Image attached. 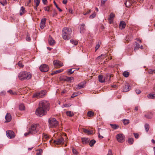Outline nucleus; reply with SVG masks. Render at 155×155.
I'll list each match as a JSON object with an SVG mask.
<instances>
[{"label": "nucleus", "instance_id": "1", "mask_svg": "<svg viewBox=\"0 0 155 155\" xmlns=\"http://www.w3.org/2000/svg\"><path fill=\"white\" fill-rule=\"evenodd\" d=\"M50 104L48 101L42 100L39 102L38 107L36 110L35 113L37 115L42 117L46 114L49 110Z\"/></svg>", "mask_w": 155, "mask_h": 155}, {"label": "nucleus", "instance_id": "2", "mask_svg": "<svg viewBox=\"0 0 155 155\" xmlns=\"http://www.w3.org/2000/svg\"><path fill=\"white\" fill-rule=\"evenodd\" d=\"M72 32L71 29L69 28H64L62 30V35L63 38L66 40H69L71 38Z\"/></svg>", "mask_w": 155, "mask_h": 155}, {"label": "nucleus", "instance_id": "3", "mask_svg": "<svg viewBox=\"0 0 155 155\" xmlns=\"http://www.w3.org/2000/svg\"><path fill=\"white\" fill-rule=\"evenodd\" d=\"M31 74L30 73L25 71L20 72L18 76L19 79L21 81L29 80L31 78Z\"/></svg>", "mask_w": 155, "mask_h": 155}, {"label": "nucleus", "instance_id": "4", "mask_svg": "<svg viewBox=\"0 0 155 155\" xmlns=\"http://www.w3.org/2000/svg\"><path fill=\"white\" fill-rule=\"evenodd\" d=\"M48 123L51 127H56L58 125V122L54 118H50L48 120Z\"/></svg>", "mask_w": 155, "mask_h": 155}, {"label": "nucleus", "instance_id": "5", "mask_svg": "<svg viewBox=\"0 0 155 155\" xmlns=\"http://www.w3.org/2000/svg\"><path fill=\"white\" fill-rule=\"evenodd\" d=\"M38 127L39 125L35 124L32 125L31 127L29 129V133H30L31 134L36 133L38 131Z\"/></svg>", "mask_w": 155, "mask_h": 155}, {"label": "nucleus", "instance_id": "6", "mask_svg": "<svg viewBox=\"0 0 155 155\" xmlns=\"http://www.w3.org/2000/svg\"><path fill=\"white\" fill-rule=\"evenodd\" d=\"M45 94V91H41L34 93L32 96V97L33 98L35 97L37 98H39L43 97Z\"/></svg>", "mask_w": 155, "mask_h": 155}, {"label": "nucleus", "instance_id": "7", "mask_svg": "<svg viewBox=\"0 0 155 155\" xmlns=\"http://www.w3.org/2000/svg\"><path fill=\"white\" fill-rule=\"evenodd\" d=\"M116 138L117 141L120 142H123L124 140L125 137L123 134H117L116 136Z\"/></svg>", "mask_w": 155, "mask_h": 155}, {"label": "nucleus", "instance_id": "8", "mask_svg": "<svg viewBox=\"0 0 155 155\" xmlns=\"http://www.w3.org/2000/svg\"><path fill=\"white\" fill-rule=\"evenodd\" d=\"M40 69L42 72H46L48 71L49 68L47 65L43 64L40 66Z\"/></svg>", "mask_w": 155, "mask_h": 155}, {"label": "nucleus", "instance_id": "9", "mask_svg": "<svg viewBox=\"0 0 155 155\" xmlns=\"http://www.w3.org/2000/svg\"><path fill=\"white\" fill-rule=\"evenodd\" d=\"M7 137L11 139L15 137L14 133L11 130H7L6 132Z\"/></svg>", "mask_w": 155, "mask_h": 155}, {"label": "nucleus", "instance_id": "10", "mask_svg": "<svg viewBox=\"0 0 155 155\" xmlns=\"http://www.w3.org/2000/svg\"><path fill=\"white\" fill-rule=\"evenodd\" d=\"M64 140L63 138L61 137L58 139H57L56 140H54V143L58 145L63 143Z\"/></svg>", "mask_w": 155, "mask_h": 155}, {"label": "nucleus", "instance_id": "11", "mask_svg": "<svg viewBox=\"0 0 155 155\" xmlns=\"http://www.w3.org/2000/svg\"><path fill=\"white\" fill-rule=\"evenodd\" d=\"M46 19L45 18H43L41 19V23L40 24V28L42 29H43L45 26V22Z\"/></svg>", "mask_w": 155, "mask_h": 155}, {"label": "nucleus", "instance_id": "12", "mask_svg": "<svg viewBox=\"0 0 155 155\" xmlns=\"http://www.w3.org/2000/svg\"><path fill=\"white\" fill-rule=\"evenodd\" d=\"M113 75L112 74H106L104 77V79L105 81H107L108 82H110V78L111 77H112Z\"/></svg>", "mask_w": 155, "mask_h": 155}, {"label": "nucleus", "instance_id": "13", "mask_svg": "<svg viewBox=\"0 0 155 155\" xmlns=\"http://www.w3.org/2000/svg\"><path fill=\"white\" fill-rule=\"evenodd\" d=\"M129 85L128 83H126L125 84L124 86L123 87V88L122 89L123 91L125 92L128 91L129 90Z\"/></svg>", "mask_w": 155, "mask_h": 155}, {"label": "nucleus", "instance_id": "14", "mask_svg": "<svg viewBox=\"0 0 155 155\" xmlns=\"http://www.w3.org/2000/svg\"><path fill=\"white\" fill-rule=\"evenodd\" d=\"M53 63L55 66H62L63 65V64L61 61L58 60H55L54 61Z\"/></svg>", "mask_w": 155, "mask_h": 155}, {"label": "nucleus", "instance_id": "15", "mask_svg": "<svg viewBox=\"0 0 155 155\" xmlns=\"http://www.w3.org/2000/svg\"><path fill=\"white\" fill-rule=\"evenodd\" d=\"M5 119H6L5 122H8L11 121L12 119V117L10 114L9 113L7 114L5 117Z\"/></svg>", "mask_w": 155, "mask_h": 155}, {"label": "nucleus", "instance_id": "16", "mask_svg": "<svg viewBox=\"0 0 155 155\" xmlns=\"http://www.w3.org/2000/svg\"><path fill=\"white\" fill-rule=\"evenodd\" d=\"M48 42L50 45H53L55 44V41L50 35L49 36Z\"/></svg>", "mask_w": 155, "mask_h": 155}, {"label": "nucleus", "instance_id": "17", "mask_svg": "<svg viewBox=\"0 0 155 155\" xmlns=\"http://www.w3.org/2000/svg\"><path fill=\"white\" fill-rule=\"evenodd\" d=\"M144 116L147 118L150 119L153 117V114L151 112L147 113L145 114Z\"/></svg>", "mask_w": 155, "mask_h": 155}, {"label": "nucleus", "instance_id": "18", "mask_svg": "<svg viewBox=\"0 0 155 155\" xmlns=\"http://www.w3.org/2000/svg\"><path fill=\"white\" fill-rule=\"evenodd\" d=\"M126 23L124 21H121L120 22L119 25V28L121 29H123L125 27Z\"/></svg>", "mask_w": 155, "mask_h": 155}, {"label": "nucleus", "instance_id": "19", "mask_svg": "<svg viewBox=\"0 0 155 155\" xmlns=\"http://www.w3.org/2000/svg\"><path fill=\"white\" fill-rule=\"evenodd\" d=\"M84 83H81L76 85V88L79 89L81 88H83L84 87Z\"/></svg>", "mask_w": 155, "mask_h": 155}, {"label": "nucleus", "instance_id": "20", "mask_svg": "<svg viewBox=\"0 0 155 155\" xmlns=\"http://www.w3.org/2000/svg\"><path fill=\"white\" fill-rule=\"evenodd\" d=\"M83 132L85 134H87L88 135L91 134H93V131L90 130H88L85 129H83Z\"/></svg>", "mask_w": 155, "mask_h": 155}, {"label": "nucleus", "instance_id": "21", "mask_svg": "<svg viewBox=\"0 0 155 155\" xmlns=\"http://www.w3.org/2000/svg\"><path fill=\"white\" fill-rule=\"evenodd\" d=\"M99 81L101 83H103L105 82L104 78L101 75L98 76Z\"/></svg>", "mask_w": 155, "mask_h": 155}, {"label": "nucleus", "instance_id": "22", "mask_svg": "<svg viewBox=\"0 0 155 155\" xmlns=\"http://www.w3.org/2000/svg\"><path fill=\"white\" fill-rule=\"evenodd\" d=\"M81 140L83 143L86 144L89 143L90 141V139L89 138H81Z\"/></svg>", "mask_w": 155, "mask_h": 155}, {"label": "nucleus", "instance_id": "23", "mask_svg": "<svg viewBox=\"0 0 155 155\" xmlns=\"http://www.w3.org/2000/svg\"><path fill=\"white\" fill-rule=\"evenodd\" d=\"M124 4L126 5V6L127 7H129L130 5H131V2L130 0H125V2H124Z\"/></svg>", "mask_w": 155, "mask_h": 155}, {"label": "nucleus", "instance_id": "24", "mask_svg": "<svg viewBox=\"0 0 155 155\" xmlns=\"http://www.w3.org/2000/svg\"><path fill=\"white\" fill-rule=\"evenodd\" d=\"M85 25L84 24H83L81 25V27H80V32L81 33H83L84 32V31L85 30Z\"/></svg>", "mask_w": 155, "mask_h": 155}, {"label": "nucleus", "instance_id": "25", "mask_svg": "<svg viewBox=\"0 0 155 155\" xmlns=\"http://www.w3.org/2000/svg\"><path fill=\"white\" fill-rule=\"evenodd\" d=\"M107 56L106 54H101V56H98L96 58L97 60L100 59H103L106 58Z\"/></svg>", "mask_w": 155, "mask_h": 155}, {"label": "nucleus", "instance_id": "26", "mask_svg": "<svg viewBox=\"0 0 155 155\" xmlns=\"http://www.w3.org/2000/svg\"><path fill=\"white\" fill-rule=\"evenodd\" d=\"M147 97L149 99H154L155 98V94L150 93L147 95Z\"/></svg>", "mask_w": 155, "mask_h": 155}, {"label": "nucleus", "instance_id": "27", "mask_svg": "<svg viewBox=\"0 0 155 155\" xmlns=\"http://www.w3.org/2000/svg\"><path fill=\"white\" fill-rule=\"evenodd\" d=\"M110 126H111L112 128L114 130H116L119 127V126L118 125H117L116 124H110Z\"/></svg>", "mask_w": 155, "mask_h": 155}, {"label": "nucleus", "instance_id": "28", "mask_svg": "<svg viewBox=\"0 0 155 155\" xmlns=\"http://www.w3.org/2000/svg\"><path fill=\"white\" fill-rule=\"evenodd\" d=\"M81 94V93L79 92H75L73 93V94L71 96V98H74V97H76L77 96Z\"/></svg>", "mask_w": 155, "mask_h": 155}, {"label": "nucleus", "instance_id": "29", "mask_svg": "<svg viewBox=\"0 0 155 155\" xmlns=\"http://www.w3.org/2000/svg\"><path fill=\"white\" fill-rule=\"evenodd\" d=\"M73 79V77H66L64 79V80L66 81H70Z\"/></svg>", "mask_w": 155, "mask_h": 155}, {"label": "nucleus", "instance_id": "30", "mask_svg": "<svg viewBox=\"0 0 155 155\" xmlns=\"http://www.w3.org/2000/svg\"><path fill=\"white\" fill-rule=\"evenodd\" d=\"M0 4L3 6L6 5L7 4L6 0H0Z\"/></svg>", "mask_w": 155, "mask_h": 155}, {"label": "nucleus", "instance_id": "31", "mask_svg": "<svg viewBox=\"0 0 155 155\" xmlns=\"http://www.w3.org/2000/svg\"><path fill=\"white\" fill-rule=\"evenodd\" d=\"M123 122L124 125H127L130 123L129 120L126 119L123 120Z\"/></svg>", "mask_w": 155, "mask_h": 155}, {"label": "nucleus", "instance_id": "32", "mask_svg": "<svg viewBox=\"0 0 155 155\" xmlns=\"http://www.w3.org/2000/svg\"><path fill=\"white\" fill-rule=\"evenodd\" d=\"M94 115V113L91 111H88L87 113V115L88 117H91L93 116Z\"/></svg>", "mask_w": 155, "mask_h": 155}, {"label": "nucleus", "instance_id": "33", "mask_svg": "<svg viewBox=\"0 0 155 155\" xmlns=\"http://www.w3.org/2000/svg\"><path fill=\"white\" fill-rule=\"evenodd\" d=\"M136 46L134 47V50L136 51L140 47V45L137 42H135Z\"/></svg>", "mask_w": 155, "mask_h": 155}, {"label": "nucleus", "instance_id": "34", "mask_svg": "<svg viewBox=\"0 0 155 155\" xmlns=\"http://www.w3.org/2000/svg\"><path fill=\"white\" fill-rule=\"evenodd\" d=\"M134 141V140L133 138H129L128 139V142L130 144H132Z\"/></svg>", "mask_w": 155, "mask_h": 155}, {"label": "nucleus", "instance_id": "35", "mask_svg": "<svg viewBox=\"0 0 155 155\" xmlns=\"http://www.w3.org/2000/svg\"><path fill=\"white\" fill-rule=\"evenodd\" d=\"M96 141L94 140H93L90 141L89 143V145L91 147H92L95 143Z\"/></svg>", "mask_w": 155, "mask_h": 155}, {"label": "nucleus", "instance_id": "36", "mask_svg": "<svg viewBox=\"0 0 155 155\" xmlns=\"http://www.w3.org/2000/svg\"><path fill=\"white\" fill-rule=\"evenodd\" d=\"M66 114L67 116L69 117H72L74 115L73 112L71 111H67L66 112Z\"/></svg>", "mask_w": 155, "mask_h": 155}, {"label": "nucleus", "instance_id": "37", "mask_svg": "<svg viewBox=\"0 0 155 155\" xmlns=\"http://www.w3.org/2000/svg\"><path fill=\"white\" fill-rule=\"evenodd\" d=\"M25 9V8L23 6L21 7L20 12V15H22L24 13Z\"/></svg>", "mask_w": 155, "mask_h": 155}, {"label": "nucleus", "instance_id": "38", "mask_svg": "<svg viewBox=\"0 0 155 155\" xmlns=\"http://www.w3.org/2000/svg\"><path fill=\"white\" fill-rule=\"evenodd\" d=\"M123 74L124 77L127 78L129 76V73L127 71H125L123 72Z\"/></svg>", "mask_w": 155, "mask_h": 155}, {"label": "nucleus", "instance_id": "39", "mask_svg": "<svg viewBox=\"0 0 155 155\" xmlns=\"http://www.w3.org/2000/svg\"><path fill=\"white\" fill-rule=\"evenodd\" d=\"M19 109L21 110H24L25 109V107L24 105L23 104H21L19 105Z\"/></svg>", "mask_w": 155, "mask_h": 155}, {"label": "nucleus", "instance_id": "40", "mask_svg": "<svg viewBox=\"0 0 155 155\" xmlns=\"http://www.w3.org/2000/svg\"><path fill=\"white\" fill-rule=\"evenodd\" d=\"M70 42L73 45H77L78 44V41L76 40L73 39H71L70 40Z\"/></svg>", "mask_w": 155, "mask_h": 155}, {"label": "nucleus", "instance_id": "41", "mask_svg": "<svg viewBox=\"0 0 155 155\" xmlns=\"http://www.w3.org/2000/svg\"><path fill=\"white\" fill-rule=\"evenodd\" d=\"M148 73L150 74H153V73L155 74V70H153L152 69H150L148 70Z\"/></svg>", "mask_w": 155, "mask_h": 155}, {"label": "nucleus", "instance_id": "42", "mask_svg": "<svg viewBox=\"0 0 155 155\" xmlns=\"http://www.w3.org/2000/svg\"><path fill=\"white\" fill-rule=\"evenodd\" d=\"M63 70L62 69H60L58 70H56V71H55L54 72V73H53L51 74V75H53L54 74H56L58 73H59L61 72H62L63 71Z\"/></svg>", "mask_w": 155, "mask_h": 155}, {"label": "nucleus", "instance_id": "43", "mask_svg": "<svg viewBox=\"0 0 155 155\" xmlns=\"http://www.w3.org/2000/svg\"><path fill=\"white\" fill-rule=\"evenodd\" d=\"M146 132H148L149 129V126L147 124H146L144 126Z\"/></svg>", "mask_w": 155, "mask_h": 155}, {"label": "nucleus", "instance_id": "44", "mask_svg": "<svg viewBox=\"0 0 155 155\" xmlns=\"http://www.w3.org/2000/svg\"><path fill=\"white\" fill-rule=\"evenodd\" d=\"M72 69H71L68 70V75H70L74 72V70L72 71Z\"/></svg>", "mask_w": 155, "mask_h": 155}, {"label": "nucleus", "instance_id": "45", "mask_svg": "<svg viewBox=\"0 0 155 155\" xmlns=\"http://www.w3.org/2000/svg\"><path fill=\"white\" fill-rule=\"evenodd\" d=\"M7 92L9 93L10 94L12 95H15L16 94V93L15 92H13L12 90H8L7 91Z\"/></svg>", "mask_w": 155, "mask_h": 155}, {"label": "nucleus", "instance_id": "46", "mask_svg": "<svg viewBox=\"0 0 155 155\" xmlns=\"http://www.w3.org/2000/svg\"><path fill=\"white\" fill-rule=\"evenodd\" d=\"M34 2L35 3L36 6L38 7L40 3V0H34Z\"/></svg>", "mask_w": 155, "mask_h": 155}, {"label": "nucleus", "instance_id": "47", "mask_svg": "<svg viewBox=\"0 0 155 155\" xmlns=\"http://www.w3.org/2000/svg\"><path fill=\"white\" fill-rule=\"evenodd\" d=\"M42 150L41 149L39 150L36 153V155H41Z\"/></svg>", "mask_w": 155, "mask_h": 155}, {"label": "nucleus", "instance_id": "48", "mask_svg": "<svg viewBox=\"0 0 155 155\" xmlns=\"http://www.w3.org/2000/svg\"><path fill=\"white\" fill-rule=\"evenodd\" d=\"M44 9L45 11H47L48 12L50 11V6H48L47 7H45Z\"/></svg>", "mask_w": 155, "mask_h": 155}, {"label": "nucleus", "instance_id": "49", "mask_svg": "<svg viewBox=\"0 0 155 155\" xmlns=\"http://www.w3.org/2000/svg\"><path fill=\"white\" fill-rule=\"evenodd\" d=\"M18 65L20 68H23L24 66V65L22 64V63L20 61H19L18 62Z\"/></svg>", "mask_w": 155, "mask_h": 155}, {"label": "nucleus", "instance_id": "50", "mask_svg": "<svg viewBox=\"0 0 155 155\" xmlns=\"http://www.w3.org/2000/svg\"><path fill=\"white\" fill-rule=\"evenodd\" d=\"M72 151L73 153L75 155H77L78 154V152L75 149H74V148H72Z\"/></svg>", "mask_w": 155, "mask_h": 155}, {"label": "nucleus", "instance_id": "51", "mask_svg": "<svg viewBox=\"0 0 155 155\" xmlns=\"http://www.w3.org/2000/svg\"><path fill=\"white\" fill-rule=\"evenodd\" d=\"M96 15V13L94 12V13L91 15L90 16V18H94Z\"/></svg>", "mask_w": 155, "mask_h": 155}, {"label": "nucleus", "instance_id": "52", "mask_svg": "<svg viewBox=\"0 0 155 155\" xmlns=\"http://www.w3.org/2000/svg\"><path fill=\"white\" fill-rule=\"evenodd\" d=\"M115 15L113 13H111L110 15L109 16V18H110L111 19H113V18L114 17Z\"/></svg>", "mask_w": 155, "mask_h": 155}, {"label": "nucleus", "instance_id": "53", "mask_svg": "<svg viewBox=\"0 0 155 155\" xmlns=\"http://www.w3.org/2000/svg\"><path fill=\"white\" fill-rule=\"evenodd\" d=\"M107 0H101V5L103 6H104V4H105L106 1H107Z\"/></svg>", "mask_w": 155, "mask_h": 155}, {"label": "nucleus", "instance_id": "54", "mask_svg": "<svg viewBox=\"0 0 155 155\" xmlns=\"http://www.w3.org/2000/svg\"><path fill=\"white\" fill-rule=\"evenodd\" d=\"M57 15V12H56L55 10H54L53 11V14H52V16L54 17L56 16Z\"/></svg>", "mask_w": 155, "mask_h": 155}, {"label": "nucleus", "instance_id": "55", "mask_svg": "<svg viewBox=\"0 0 155 155\" xmlns=\"http://www.w3.org/2000/svg\"><path fill=\"white\" fill-rule=\"evenodd\" d=\"M107 155H113L112 152L111 150H109Z\"/></svg>", "mask_w": 155, "mask_h": 155}, {"label": "nucleus", "instance_id": "56", "mask_svg": "<svg viewBox=\"0 0 155 155\" xmlns=\"http://www.w3.org/2000/svg\"><path fill=\"white\" fill-rule=\"evenodd\" d=\"M43 137L46 139H47L48 138V136L47 135L44 134H43Z\"/></svg>", "mask_w": 155, "mask_h": 155}, {"label": "nucleus", "instance_id": "57", "mask_svg": "<svg viewBox=\"0 0 155 155\" xmlns=\"http://www.w3.org/2000/svg\"><path fill=\"white\" fill-rule=\"evenodd\" d=\"M100 46V45H99V44H98L95 47V48L96 49L95 50V51H96L97 50V49L99 48Z\"/></svg>", "mask_w": 155, "mask_h": 155}, {"label": "nucleus", "instance_id": "58", "mask_svg": "<svg viewBox=\"0 0 155 155\" xmlns=\"http://www.w3.org/2000/svg\"><path fill=\"white\" fill-rule=\"evenodd\" d=\"M134 136L136 138H137L139 137V134L137 133H134Z\"/></svg>", "mask_w": 155, "mask_h": 155}, {"label": "nucleus", "instance_id": "59", "mask_svg": "<svg viewBox=\"0 0 155 155\" xmlns=\"http://www.w3.org/2000/svg\"><path fill=\"white\" fill-rule=\"evenodd\" d=\"M108 20H109V22L111 24L113 21V19H111V18H109Z\"/></svg>", "mask_w": 155, "mask_h": 155}, {"label": "nucleus", "instance_id": "60", "mask_svg": "<svg viewBox=\"0 0 155 155\" xmlns=\"http://www.w3.org/2000/svg\"><path fill=\"white\" fill-rule=\"evenodd\" d=\"M135 92L137 94H139L141 92V91L139 90H135Z\"/></svg>", "mask_w": 155, "mask_h": 155}, {"label": "nucleus", "instance_id": "61", "mask_svg": "<svg viewBox=\"0 0 155 155\" xmlns=\"http://www.w3.org/2000/svg\"><path fill=\"white\" fill-rule=\"evenodd\" d=\"M26 40L27 41H29L31 40V38L29 36H28V35L26 37Z\"/></svg>", "mask_w": 155, "mask_h": 155}, {"label": "nucleus", "instance_id": "62", "mask_svg": "<svg viewBox=\"0 0 155 155\" xmlns=\"http://www.w3.org/2000/svg\"><path fill=\"white\" fill-rule=\"evenodd\" d=\"M91 12V11L90 10H89L88 11H87L86 13H84V15H87L89 14Z\"/></svg>", "mask_w": 155, "mask_h": 155}, {"label": "nucleus", "instance_id": "63", "mask_svg": "<svg viewBox=\"0 0 155 155\" xmlns=\"http://www.w3.org/2000/svg\"><path fill=\"white\" fill-rule=\"evenodd\" d=\"M64 106L65 107H68L71 106L69 104H65L64 105Z\"/></svg>", "mask_w": 155, "mask_h": 155}, {"label": "nucleus", "instance_id": "64", "mask_svg": "<svg viewBox=\"0 0 155 155\" xmlns=\"http://www.w3.org/2000/svg\"><path fill=\"white\" fill-rule=\"evenodd\" d=\"M42 2L43 4L45 5L47 2V0H42Z\"/></svg>", "mask_w": 155, "mask_h": 155}]
</instances>
